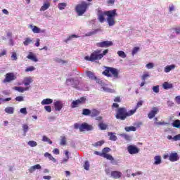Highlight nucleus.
I'll use <instances>...</instances> for the list:
<instances>
[{"instance_id": "1", "label": "nucleus", "mask_w": 180, "mask_h": 180, "mask_svg": "<svg viewBox=\"0 0 180 180\" xmlns=\"http://www.w3.org/2000/svg\"><path fill=\"white\" fill-rule=\"evenodd\" d=\"M98 18L99 22L103 23L105 22V16H108L107 22L109 26H115L116 22L115 21V18L117 16V13H116V9L108 11H102L98 10Z\"/></svg>"}, {"instance_id": "2", "label": "nucleus", "mask_w": 180, "mask_h": 180, "mask_svg": "<svg viewBox=\"0 0 180 180\" xmlns=\"http://www.w3.org/2000/svg\"><path fill=\"white\" fill-rule=\"evenodd\" d=\"M136 113V110H131L127 112V110L124 108H120L116 110V119H120V120H126L127 116H131Z\"/></svg>"}, {"instance_id": "3", "label": "nucleus", "mask_w": 180, "mask_h": 180, "mask_svg": "<svg viewBox=\"0 0 180 180\" xmlns=\"http://www.w3.org/2000/svg\"><path fill=\"white\" fill-rule=\"evenodd\" d=\"M108 50L105 49L103 51V53H101V50L94 51L90 56L84 57V59L86 61H95V60H101L103 56H106L108 53Z\"/></svg>"}, {"instance_id": "4", "label": "nucleus", "mask_w": 180, "mask_h": 180, "mask_svg": "<svg viewBox=\"0 0 180 180\" xmlns=\"http://www.w3.org/2000/svg\"><path fill=\"white\" fill-rule=\"evenodd\" d=\"M73 127L74 129H79V131H89V130H92L94 129L92 125L88 124L86 122H77L74 124Z\"/></svg>"}, {"instance_id": "5", "label": "nucleus", "mask_w": 180, "mask_h": 180, "mask_svg": "<svg viewBox=\"0 0 180 180\" xmlns=\"http://www.w3.org/2000/svg\"><path fill=\"white\" fill-rule=\"evenodd\" d=\"M104 75L107 77H113L114 78H119V71L115 68H106L105 71L103 72Z\"/></svg>"}, {"instance_id": "6", "label": "nucleus", "mask_w": 180, "mask_h": 180, "mask_svg": "<svg viewBox=\"0 0 180 180\" xmlns=\"http://www.w3.org/2000/svg\"><path fill=\"white\" fill-rule=\"evenodd\" d=\"M89 5H91V4L82 1L81 4H78L76 6V12L77 13L79 16H82L84 12H86V9L88 6H89Z\"/></svg>"}, {"instance_id": "7", "label": "nucleus", "mask_w": 180, "mask_h": 180, "mask_svg": "<svg viewBox=\"0 0 180 180\" xmlns=\"http://www.w3.org/2000/svg\"><path fill=\"white\" fill-rule=\"evenodd\" d=\"M86 101V98L82 97L78 100L74 101L72 102L71 108H77V106H79V105H83V103H85Z\"/></svg>"}, {"instance_id": "8", "label": "nucleus", "mask_w": 180, "mask_h": 180, "mask_svg": "<svg viewBox=\"0 0 180 180\" xmlns=\"http://www.w3.org/2000/svg\"><path fill=\"white\" fill-rule=\"evenodd\" d=\"M109 151H110V149L109 148H104L101 153L106 155V157H103V158H106V160H109L110 161H111V162H113V161H115V158L111 155L108 154Z\"/></svg>"}, {"instance_id": "9", "label": "nucleus", "mask_w": 180, "mask_h": 180, "mask_svg": "<svg viewBox=\"0 0 180 180\" xmlns=\"http://www.w3.org/2000/svg\"><path fill=\"white\" fill-rule=\"evenodd\" d=\"M97 47H110V46H113V42L111 41H103L102 42H98L96 44Z\"/></svg>"}, {"instance_id": "10", "label": "nucleus", "mask_w": 180, "mask_h": 180, "mask_svg": "<svg viewBox=\"0 0 180 180\" xmlns=\"http://www.w3.org/2000/svg\"><path fill=\"white\" fill-rule=\"evenodd\" d=\"M15 79H16V76L14 73H7L4 79V82H11V81H15Z\"/></svg>"}, {"instance_id": "11", "label": "nucleus", "mask_w": 180, "mask_h": 180, "mask_svg": "<svg viewBox=\"0 0 180 180\" xmlns=\"http://www.w3.org/2000/svg\"><path fill=\"white\" fill-rule=\"evenodd\" d=\"M127 150H128L129 153L131 154V155L137 154V153H139V151H140V150H139V148H137L134 146H131V145L128 146Z\"/></svg>"}, {"instance_id": "12", "label": "nucleus", "mask_w": 180, "mask_h": 180, "mask_svg": "<svg viewBox=\"0 0 180 180\" xmlns=\"http://www.w3.org/2000/svg\"><path fill=\"white\" fill-rule=\"evenodd\" d=\"M179 160V156L176 153V152L171 153L169 155V160L172 162H175V161H178Z\"/></svg>"}, {"instance_id": "13", "label": "nucleus", "mask_w": 180, "mask_h": 180, "mask_svg": "<svg viewBox=\"0 0 180 180\" xmlns=\"http://www.w3.org/2000/svg\"><path fill=\"white\" fill-rule=\"evenodd\" d=\"M53 105L55 106V110H57L58 112H60V110H61V109H63V107L64 106V104L61 101H55L53 103Z\"/></svg>"}, {"instance_id": "14", "label": "nucleus", "mask_w": 180, "mask_h": 180, "mask_svg": "<svg viewBox=\"0 0 180 180\" xmlns=\"http://www.w3.org/2000/svg\"><path fill=\"white\" fill-rule=\"evenodd\" d=\"M122 172L119 171H112L111 172V176L114 179H119L122 176Z\"/></svg>"}, {"instance_id": "15", "label": "nucleus", "mask_w": 180, "mask_h": 180, "mask_svg": "<svg viewBox=\"0 0 180 180\" xmlns=\"http://www.w3.org/2000/svg\"><path fill=\"white\" fill-rule=\"evenodd\" d=\"M157 113H158V108L155 107L150 110L148 116L149 119H153L155 117V115H157Z\"/></svg>"}, {"instance_id": "16", "label": "nucleus", "mask_w": 180, "mask_h": 180, "mask_svg": "<svg viewBox=\"0 0 180 180\" xmlns=\"http://www.w3.org/2000/svg\"><path fill=\"white\" fill-rule=\"evenodd\" d=\"M36 169H41V165L39 164L35 165L34 166H32L29 168L28 172L30 174H33Z\"/></svg>"}, {"instance_id": "17", "label": "nucleus", "mask_w": 180, "mask_h": 180, "mask_svg": "<svg viewBox=\"0 0 180 180\" xmlns=\"http://www.w3.org/2000/svg\"><path fill=\"white\" fill-rule=\"evenodd\" d=\"M67 85H72V86H77L78 85V82L77 80H75L72 78L68 79L66 80Z\"/></svg>"}, {"instance_id": "18", "label": "nucleus", "mask_w": 180, "mask_h": 180, "mask_svg": "<svg viewBox=\"0 0 180 180\" xmlns=\"http://www.w3.org/2000/svg\"><path fill=\"white\" fill-rule=\"evenodd\" d=\"M32 82H33V79H32V77H25L22 81V84H24L25 86H27V85H30Z\"/></svg>"}, {"instance_id": "19", "label": "nucleus", "mask_w": 180, "mask_h": 180, "mask_svg": "<svg viewBox=\"0 0 180 180\" xmlns=\"http://www.w3.org/2000/svg\"><path fill=\"white\" fill-rule=\"evenodd\" d=\"M49 8H50V1H45L41 7L40 11L44 12V11H47Z\"/></svg>"}, {"instance_id": "20", "label": "nucleus", "mask_w": 180, "mask_h": 180, "mask_svg": "<svg viewBox=\"0 0 180 180\" xmlns=\"http://www.w3.org/2000/svg\"><path fill=\"white\" fill-rule=\"evenodd\" d=\"M30 27L33 32V33H44L46 30H41L40 28L37 27V26L30 25Z\"/></svg>"}, {"instance_id": "21", "label": "nucleus", "mask_w": 180, "mask_h": 180, "mask_svg": "<svg viewBox=\"0 0 180 180\" xmlns=\"http://www.w3.org/2000/svg\"><path fill=\"white\" fill-rule=\"evenodd\" d=\"M101 112L96 109H94L91 111L90 110V116L91 117H96V116H99Z\"/></svg>"}, {"instance_id": "22", "label": "nucleus", "mask_w": 180, "mask_h": 180, "mask_svg": "<svg viewBox=\"0 0 180 180\" xmlns=\"http://www.w3.org/2000/svg\"><path fill=\"white\" fill-rule=\"evenodd\" d=\"M176 67V65H175L174 64L167 65L165 68V72H169V71H172V70H175Z\"/></svg>"}, {"instance_id": "23", "label": "nucleus", "mask_w": 180, "mask_h": 180, "mask_svg": "<svg viewBox=\"0 0 180 180\" xmlns=\"http://www.w3.org/2000/svg\"><path fill=\"white\" fill-rule=\"evenodd\" d=\"M27 58L29 60H32V61H34V63H37L39 60H37V58L33 54V53H30V54L27 56Z\"/></svg>"}, {"instance_id": "24", "label": "nucleus", "mask_w": 180, "mask_h": 180, "mask_svg": "<svg viewBox=\"0 0 180 180\" xmlns=\"http://www.w3.org/2000/svg\"><path fill=\"white\" fill-rule=\"evenodd\" d=\"M41 105H51L53 103V99L46 98L41 102Z\"/></svg>"}, {"instance_id": "25", "label": "nucleus", "mask_w": 180, "mask_h": 180, "mask_svg": "<svg viewBox=\"0 0 180 180\" xmlns=\"http://www.w3.org/2000/svg\"><path fill=\"white\" fill-rule=\"evenodd\" d=\"M30 87L27 86V87H20V86H15V91H18V92H25V91H29Z\"/></svg>"}, {"instance_id": "26", "label": "nucleus", "mask_w": 180, "mask_h": 180, "mask_svg": "<svg viewBox=\"0 0 180 180\" xmlns=\"http://www.w3.org/2000/svg\"><path fill=\"white\" fill-rule=\"evenodd\" d=\"M86 74L90 79H96V76H95V74L93 72L87 71L86 72Z\"/></svg>"}, {"instance_id": "27", "label": "nucleus", "mask_w": 180, "mask_h": 180, "mask_svg": "<svg viewBox=\"0 0 180 180\" xmlns=\"http://www.w3.org/2000/svg\"><path fill=\"white\" fill-rule=\"evenodd\" d=\"M162 88H164V89H171V88H172V84L165 82L162 84Z\"/></svg>"}, {"instance_id": "28", "label": "nucleus", "mask_w": 180, "mask_h": 180, "mask_svg": "<svg viewBox=\"0 0 180 180\" xmlns=\"http://www.w3.org/2000/svg\"><path fill=\"white\" fill-rule=\"evenodd\" d=\"M4 110L6 113H8V115H13V112H15V108H13V107H7Z\"/></svg>"}, {"instance_id": "29", "label": "nucleus", "mask_w": 180, "mask_h": 180, "mask_svg": "<svg viewBox=\"0 0 180 180\" xmlns=\"http://www.w3.org/2000/svg\"><path fill=\"white\" fill-rule=\"evenodd\" d=\"M101 89H103V91H104L105 92H110V94H113L115 92V90L110 89V88H108L107 86H105L104 84L101 87Z\"/></svg>"}, {"instance_id": "30", "label": "nucleus", "mask_w": 180, "mask_h": 180, "mask_svg": "<svg viewBox=\"0 0 180 180\" xmlns=\"http://www.w3.org/2000/svg\"><path fill=\"white\" fill-rule=\"evenodd\" d=\"M167 139L172 141H178L180 140V136H174V137L172 136H168Z\"/></svg>"}, {"instance_id": "31", "label": "nucleus", "mask_w": 180, "mask_h": 180, "mask_svg": "<svg viewBox=\"0 0 180 180\" xmlns=\"http://www.w3.org/2000/svg\"><path fill=\"white\" fill-rule=\"evenodd\" d=\"M154 160H155L154 165H160V164L161 163V156L160 155L155 156Z\"/></svg>"}, {"instance_id": "32", "label": "nucleus", "mask_w": 180, "mask_h": 180, "mask_svg": "<svg viewBox=\"0 0 180 180\" xmlns=\"http://www.w3.org/2000/svg\"><path fill=\"white\" fill-rule=\"evenodd\" d=\"M173 127H176V129H180V120H176L172 123Z\"/></svg>"}, {"instance_id": "33", "label": "nucleus", "mask_w": 180, "mask_h": 180, "mask_svg": "<svg viewBox=\"0 0 180 180\" xmlns=\"http://www.w3.org/2000/svg\"><path fill=\"white\" fill-rule=\"evenodd\" d=\"M103 144H105V141L101 140L98 142H96L93 144L94 147H101Z\"/></svg>"}, {"instance_id": "34", "label": "nucleus", "mask_w": 180, "mask_h": 180, "mask_svg": "<svg viewBox=\"0 0 180 180\" xmlns=\"http://www.w3.org/2000/svg\"><path fill=\"white\" fill-rule=\"evenodd\" d=\"M174 30L176 32V34H180V27L172 28L169 30V32H170V33H172V32H174Z\"/></svg>"}, {"instance_id": "35", "label": "nucleus", "mask_w": 180, "mask_h": 180, "mask_svg": "<svg viewBox=\"0 0 180 180\" xmlns=\"http://www.w3.org/2000/svg\"><path fill=\"white\" fill-rule=\"evenodd\" d=\"M101 130H106L108 129V124L103 123V122H100L98 124Z\"/></svg>"}, {"instance_id": "36", "label": "nucleus", "mask_w": 180, "mask_h": 180, "mask_svg": "<svg viewBox=\"0 0 180 180\" xmlns=\"http://www.w3.org/2000/svg\"><path fill=\"white\" fill-rule=\"evenodd\" d=\"M44 157H47L49 160H50L51 161H56V159L54 158V157H53V155H51V154L49 153H45Z\"/></svg>"}, {"instance_id": "37", "label": "nucleus", "mask_w": 180, "mask_h": 180, "mask_svg": "<svg viewBox=\"0 0 180 180\" xmlns=\"http://www.w3.org/2000/svg\"><path fill=\"white\" fill-rule=\"evenodd\" d=\"M82 115L84 116H89V115H91V110L86 108L83 109Z\"/></svg>"}, {"instance_id": "38", "label": "nucleus", "mask_w": 180, "mask_h": 180, "mask_svg": "<svg viewBox=\"0 0 180 180\" xmlns=\"http://www.w3.org/2000/svg\"><path fill=\"white\" fill-rule=\"evenodd\" d=\"M58 7L60 11H63V9H65V7H67V3H60L58 5Z\"/></svg>"}, {"instance_id": "39", "label": "nucleus", "mask_w": 180, "mask_h": 180, "mask_svg": "<svg viewBox=\"0 0 180 180\" xmlns=\"http://www.w3.org/2000/svg\"><path fill=\"white\" fill-rule=\"evenodd\" d=\"M33 40H32L30 38H26L25 41L23 42L24 46H29L30 43H32Z\"/></svg>"}, {"instance_id": "40", "label": "nucleus", "mask_w": 180, "mask_h": 180, "mask_svg": "<svg viewBox=\"0 0 180 180\" xmlns=\"http://www.w3.org/2000/svg\"><path fill=\"white\" fill-rule=\"evenodd\" d=\"M60 144V146H66L67 145V138H65V136L62 137Z\"/></svg>"}, {"instance_id": "41", "label": "nucleus", "mask_w": 180, "mask_h": 180, "mask_svg": "<svg viewBox=\"0 0 180 180\" xmlns=\"http://www.w3.org/2000/svg\"><path fill=\"white\" fill-rule=\"evenodd\" d=\"M11 60L13 61H16V60H18V53H16V52H12Z\"/></svg>"}, {"instance_id": "42", "label": "nucleus", "mask_w": 180, "mask_h": 180, "mask_svg": "<svg viewBox=\"0 0 180 180\" xmlns=\"http://www.w3.org/2000/svg\"><path fill=\"white\" fill-rule=\"evenodd\" d=\"M136 127H125L126 131H136Z\"/></svg>"}, {"instance_id": "43", "label": "nucleus", "mask_w": 180, "mask_h": 180, "mask_svg": "<svg viewBox=\"0 0 180 180\" xmlns=\"http://www.w3.org/2000/svg\"><path fill=\"white\" fill-rule=\"evenodd\" d=\"M117 54L120 57H122V58H126V53L123 51H120L117 52Z\"/></svg>"}, {"instance_id": "44", "label": "nucleus", "mask_w": 180, "mask_h": 180, "mask_svg": "<svg viewBox=\"0 0 180 180\" xmlns=\"http://www.w3.org/2000/svg\"><path fill=\"white\" fill-rule=\"evenodd\" d=\"M27 144L28 146H30V147H36V146H37V142L34 141H30Z\"/></svg>"}, {"instance_id": "45", "label": "nucleus", "mask_w": 180, "mask_h": 180, "mask_svg": "<svg viewBox=\"0 0 180 180\" xmlns=\"http://www.w3.org/2000/svg\"><path fill=\"white\" fill-rule=\"evenodd\" d=\"M43 141H46V143H49V144H53V141L50 140L47 136H44L42 139Z\"/></svg>"}, {"instance_id": "46", "label": "nucleus", "mask_w": 180, "mask_h": 180, "mask_svg": "<svg viewBox=\"0 0 180 180\" xmlns=\"http://www.w3.org/2000/svg\"><path fill=\"white\" fill-rule=\"evenodd\" d=\"M9 101H12V98H0V105L2 103V102H9Z\"/></svg>"}, {"instance_id": "47", "label": "nucleus", "mask_w": 180, "mask_h": 180, "mask_svg": "<svg viewBox=\"0 0 180 180\" xmlns=\"http://www.w3.org/2000/svg\"><path fill=\"white\" fill-rule=\"evenodd\" d=\"M153 91L155 94H158L160 92V86H155L153 87Z\"/></svg>"}, {"instance_id": "48", "label": "nucleus", "mask_w": 180, "mask_h": 180, "mask_svg": "<svg viewBox=\"0 0 180 180\" xmlns=\"http://www.w3.org/2000/svg\"><path fill=\"white\" fill-rule=\"evenodd\" d=\"M84 169H86V171H89V162L86 161L84 165Z\"/></svg>"}, {"instance_id": "49", "label": "nucleus", "mask_w": 180, "mask_h": 180, "mask_svg": "<svg viewBox=\"0 0 180 180\" xmlns=\"http://www.w3.org/2000/svg\"><path fill=\"white\" fill-rule=\"evenodd\" d=\"M150 77V74L148 72H145L143 73V75H142V80L143 81H146V79H147V77Z\"/></svg>"}, {"instance_id": "50", "label": "nucleus", "mask_w": 180, "mask_h": 180, "mask_svg": "<svg viewBox=\"0 0 180 180\" xmlns=\"http://www.w3.org/2000/svg\"><path fill=\"white\" fill-rule=\"evenodd\" d=\"M146 67L148 68V70H151V68H154V63H149L146 65Z\"/></svg>"}, {"instance_id": "51", "label": "nucleus", "mask_w": 180, "mask_h": 180, "mask_svg": "<svg viewBox=\"0 0 180 180\" xmlns=\"http://www.w3.org/2000/svg\"><path fill=\"white\" fill-rule=\"evenodd\" d=\"M34 70H36V68H34L33 66H30V67L27 68V69H25V72H29L30 71H34Z\"/></svg>"}, {"instance_id": "52", "label": "nucleus", "mask_w": 180, "mask_h": 180, "mask_svg": "<svg viewBox=\"0 0 180 180\" xmlns=\"http://www.w3.org/2000/svg\"><path fill=\"white\" fill-rule=\"evenodd\" d=\"M140 50L139 47H134L132 50V56H134V54L137 53V52Z\"/></svg>"}, {"instance_id": "53", "label": "nucleus", "mask_w": 180, "mask_h": 180, "mask_svg": "<svg viewBox=\"0 0 180 180\" xmlns=\"http://www.w3.org/2000/svg\"><path fill=\"white\" fill-rule=\"evenodd\" d=\"M94 79L97 84H99L100 85H101V86H103V85H104L103 82H102V80H101V79H98L96 77V79Z\"/></svg>"}, {"instance_id": "54", "label": "nucleus", "mask_w": 180, "mask_h": 180, "mask_svg": "<svg viewBox=\"0 0 180 180\" xmlns=\"http://www.w3.org/2000/svg\"><path fill=\"white\" fill-rule=\"evenodd\" d=\"M94 79L97 84H99L100 85H101V86H103V85H104L103 82H102V80H101V79H98L96 77V79Z\"/></svg>"}, {"instance_id": "55", "label": "nucleus", "mask_w": 180, "mask_h": 180, "mask_svg": "<svg viewBox=\"0 0 180 180\" xmlns=\"http://www.w3.org/2000/svg\"><path fill=\"white\" fill-rule=\"evenodd\" d=\"M94 154H96V155H99L100 157H107L105 153H99L98 151H95Z\"/></svg>"}, {"instance_id": "56", "label": "nucleus", "mask_w": 180, "mask_h": 180, "mask_svg": "<svg viewBox=\"0 0 180 180\" xmlns=\"http://www.w3.org/2000/svg\"><path fill=\"white\" fill-rule=\"evenodd\" d=\"M20 112V113H22V115H27V110L25 108H21Z\"/></svg>"}, {"instance_id": "57", "label": "nucleus", "mask_w": 180, "mask_h": 180, "mask_svg": "<svg viewBox=\"0 0 180 180\" xmlns=\"http://www.w3.org/2000/svg\"><path fill=\"white\" fill-rule=\"evenodd\" d=\"M15 101L18 102H23L25 99L23 98V96H18L15 98Z\"/></svg>"}, {"instance_id": "58", "label": "nucleus", "mask_w": 180, "mask_h": 180, "mask_svg": "<svg viewBox=\"0 0 180 180\" xmlns=\"http://www.w3.org/2000/svg\"><path fill=\"white\" fill-rule=\"evenodd\" d=\"M140 106H143V101H139V102L137 103L136 107V108L134 109V110H137V109H139V108H140Z\"/></svg>"}, {"instance_id": "59", "label": "nucleus", "mask_w": 180, "mask_h": 180, "mask_svg": "<svg viewBox=\"0 0 180 180\" xmlns=\"http://www.w3.org/2000/svg\"><path fill=\"white\" fill-rule=\"evenodd\" d=\"M45 110H46V112H49V113H50V112H51V107L50 105H46L44 107Z\"/></svg>"}, {"instance_id": "60", "label": "nucleus", "mask_w": 180, "mask_h": 180, "mask_svg": "<svg viewBox=\"0 0 180 180\" xmlns=\"http://www.w3.org/2000/svg\"><path fill=\"white\" fill-rule=\"evenodd\" d=\"M53 154L58 155V154H60V150H58V148H55V149H53Z\"/></svg>"}, {"instance_id": "61", "label": "nucleus", "mask_w": 180, "mask_h": 180, "mask_svg": "<svg viewBox=\"0 0 180 180\" xmlns=\"http://www.w3.org/2000/svg\"><path fill=\"white\" fill-rule=\"evenodd\" d=\"M110 140L112 141H116V140H117V137L116 136H110Z\"/></svg>"}, {"instance_id": "62", "label": "nucleus", "mask_w": 180, "mask_h": 180, "mask_svg": "<svg viewBox=\"0 0 180 180\" xmlns=\"http://www.w3.org/2000/svg\"><path fill=\"white\" fill-rule=\"evenodd\" d=\"M175 101L176 103H178V105H180V96H178L175 98Z\"/></svg>"}, {"instance_id": "63", "label": "nucleus", "mask_w": 180, "mask_h": 180, "mask_svg": "<svg viewBox=\"0 0 180 180\" xmlns=\"http://www.w3.org/2000/svg\"><path fill=\"white\" fill-rule=\"evenodd\" d=\"M22 127H23L24 131H27V130H29V126H27V124H24Z\"/></svg>"}, {"instance_id": "64", "label": "nucleus", "mask_w": 180, "mask_h": 180, "mask_svg": "<svg viewBox=\"0 0 180 180\" xmlns=\"http://www.w3.org/2000/svg\"><path fill=\"white\" fill-rule=\"evenodd\" d=\"M107 4H108V5H114V4H115V0H108V1H107Z\"/></svg>"}]
</instances>
